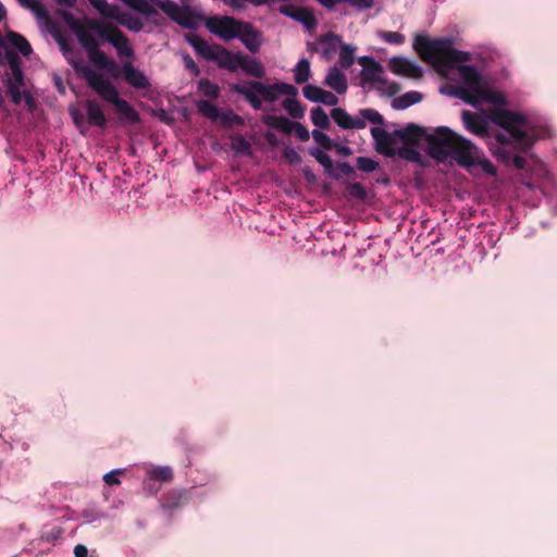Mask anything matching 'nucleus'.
I'll return each mask as SVG.
<instances>
[{"instance_id":"nucleus-1","label":"nucleus","mask_w":557,"mask_h":557,"mask_svg":"<svg viewBox=\"0 0 557 557\" xmlns=\"http://www.w3.org/2000/svg\"><path fill=\"white\" fill-rule=\"evenodd\" d=\"M413 49L424 62L431 64L442 75H446L448 70L459 64L456 69L463 86L456 89V96L466 103L476 106L482 101L500 102L503 100L500 96L484 86L482 75L473 65L461 64L471 61V54L455 49L450 38L431 39L418 34L413 39Z\"/></svg>"},{"instance_id":"nucleus-2","label":"nucleus","mask_w":557,"mask_h":557,"mask_svg":"<svg viewBox=\"0 0 557 557\" xmlns=\"http://www.w3.org/2000/svg\"><path fill=\"white\" fill-rule=\"evenodd\" d=\"M491 120L506 132L495 133V144L490 143L492 153L500 162L512 163L516 169L524 170L527 160L521 156H512L511 150L527 152L534 144L535 138L529 132L530 123L527 116L506 109H495L491 112Z\"/></svg>"},{"instance_id":"nucleus-3","label":"nucleus","mask_w":557,"mask_h":557,"mask_svg":"<svg viewBox=\"0 0 557 557\" xmlns=\"http://www.w3.org/2000/svg\"><path fill=\"white\" fill-rule=\"evenodd\" d=\"M429 154L445 162L454 159L459 165L470 169L479 165L484 173L496 175V166L485 158L484 153L469 139L455 133L447 126H440L432 135L426 136Z\"/></svg>"},{"instance_id":"nucleus-4","label":"nucleus","mask_w":557,"mask_h":557,"mask_svg":"<svg viewBox=\"0 0 557 557\" xmlns=\"http://www.w3.org/2000/svg\"><path fill=\"white\" fill-rule=\"evenodd\" d=\"M71 65L101 99L115 107L121 122L131 124L140 122L139 113L131 103L120 97L117 89L108 78H104L100 73L94 71L81 60L72 61Z\"/></svg>"},{"instance_id":"nucleus-5","label":"nucleus","mask_w":557,"mask_h":557,"mask_svg":"<svg viewBox=\"0 0 557 557\" xmlns=\"http://www.w3.org/2000/svg\"><path fill=\"white\" fill-rule=\"evenodd\" d=\"M230 88L233 92L243 96L255 110L262 109V99L267 102H275L282 95L289 97L298 95V89L294 85L284 82L267 85L255 79L248 81L245 85L232 84Z\"/></svg>"},{"instance_id":"nucleus-6","label":"nucleus","mask_w":557,"mask_h":557,"mask_svg":"<svg viewBox=\"0 0 557 557\" xmlns=\"http://www.w3.org/2000/svg\"><path fill=\"white\" fill-rule=\"evenodd\" d=\"M185 40L195 49L197 54L207 61H212L220 69L236 72L239 69L243 53L232 52L220 45H209L205 39L194 33L184 35Z\"/></svg>"},{"instance_id":"nucleus-7","label":"nucleus","mask_w":557,"mask_h":557,"mask_svg":"<svg viewBox=\"0 0 557 557\" xmlns=\"http://www.w3.org/2000/svg\"><path fill=\"white\" fill-rule=\"evenodd\" d=\"M89 28L95 30L101 39L110 42L116 49L120 57L131 58L134 55L128 38L115 25L92 21L89 23Z\"/></svg>"},{"instance_id":"nucleus-8","label":"nucleus","mask_w":557,"mask_h":557,"mask_svg":"<svg viewBox=\"0 0 557 557\" xmlns=\"http://www.w3.org/2000/svg\"><path fill=\"white\" fill-rule=\"evenodd\" d=\"M244 21L237 20L234 16H211L206 20V28L213 35L218 36L224 41L236 39L240 34Z\"/></svg>"},{"instance_id":"nucleus-9","label":"nucleus","mask_w":557,"mask_h":557,"mask_svg":"<svg viewBox=\"0 0 557 557\" xmlns=\"http://www.w3.org/2000/svg\"><path fill=\"white\" fill-rule=\"evenodd\" d=\"M78 41L87 52L89 60L101 70L112 72L117 67L116 62L111 60L102 50L99 49V42L92 34H78Z\"/></svg>"},{"instance_id":"nucleus-10","label":"nucleus","mask_w":557,"mask_h":557,"mask_svg":"<svg viewBox=\"0 0 557 557\" xmlns=\"http://www.w3.org/2000/svg\"><path fill=\"white\" fill-rule=\"evenodd\" d=\"M371 135L375 143V150L385 157L393 158L396 156V149L394 146L396 145L397 136L393 133L386 132L381 127H373L371 129Z\"/></svg>"},{"instance_id":"nucleus-11","label":"nucleus","mask_w":557,"mask_h":557,"mask_svg":"<svg viewBox=\"0 0 557 557\" xmlns=\"http://www.w3.org/2000/svg\"><path fill=\"white\" fill-rule=\"evenodd\" d=\"M280 13L286 15L302 25H305L309 30H313L317 27V18L313 14L312 10L305 7H296L293 4H284L278 9Z\"/></svg>"},{"instance_id":"nucleus-12","label":"nucleus","mask_w":557,"mask_h":557,"mask_svg":"<svg viewBox=\"0 0 557 557\" xmlns=\"http://www.w3.org/2000/svg\"><path fill=\"white\" fill-rule=\"evenodd\" d=\"M237 39L249 52L257 53L263 44V34L252 23L244 21Z\"/></svg>"},{"instance_id":"nucleus-13","label":"nucleus","mask_w":557,"mask_h":557,"mask_svg":"<svg viewBox=\"0 0 557 557\" xmlns=\"http://www.w3.org/2000/svg\"><path fill=\"white\" fill-rule=\"evenodd\" d=\"M462 122L467 131L480 137L494 138L495 133L493 135L490 134L488 123L483 116L465 110L462 111Z\"/></svg>"},{"instance_id":"nucleus-14","label":"nucleus","mask_w":557,"mask_h":557,"mask_svg":"<svg viewBox=\"0 0 557 557\" xmlns=\"http://www.w3.org/2000/svg\"><path fill=\"white\" fill-rule=\"evenodd\" d=\"M394 135L401 140L404 145L418 146L420 140L429 135L425 129L417 124L410 123L406 127L395 129Z\"/></svg>"},{"instance_id":"nucleus-15","label":"nucleus","mask_w":557,"mask_h":557,"mask_svg":"<svg viewBox=\"0 0 557 557\" xmlns=\"http://www.w3.org/2000/svg\"><path fill=\"white\" fill-rule=\"evenodd\" d=\"M302 94L305 98L311 102L323 103L331 107L338 103V98L333 92L314 85H306L302 88Z\"/></svg>"},{"instance_id":"nucleus-16","label":"nucleus","mask_w":557,"mask_h":557,"mask_svg":"<svg viewBox=\"0 0 557 557\" xmlns=\"http://www.w3.org/2000/svg\"><path fill=\"white\" fill-rule=\"evenodd\" d=\"M122 74L125 82L136 89H147L151 86L145 73L135 69L131 62L123 64Z\"/></svg>"},{"instance_id":"nucleus-17","label":"nucleus","mask_w":557,"mask_h":557,"mask_svg":"<svg viewBox=\"0 0 557 557\" xmlns=\"http://www.w3.org/2000/svg\"><path fill=\"white\" fill-rule=\"evenodd\" d=\"M331 117L343 129H362L366 122L360 117L350 116L345 109L334 108L331 111Z\"/></svg>"},{"instance_id":"nucleus-18","label":"nucleus","mask_w":557,"mask_h":557,"mask_svg":"<svg viewBox=\"0 0 557 557\" xmlns=\"http://www.w3.org/2000/svg\"><path fill=\"white\" fill-rule=\"evenodd\" d=\"M389 69L395 74L406 75L413 78H420L422 76L421 69L401 57H394L389 61Z\"/></svg>"},{"instance_id":"nucleus-19","label":"nucleus","mask_w":557,"mask_h":557,"mask_svg":"<svg viewBox=\"0 0 557 557\" xmlns=\"http://www.w3.org/2000/svg\"><path fill=\"white\" fill-rule=\"evenodd\" d=\"M323 84L336 91L338 95L345 94L348 88L347 77L337 66L329 69Z\"/></svg>"},{"instance_id":"nucleus-20","label":"nucleus","mask_w":557,"mask_h":557,"mask_svg":"<svg viewBox=\"0 0 557 557\" xmlns=\"http://www.w3.org/2000/svg\"><path fill=\"white\" fill-rule=\"evenodd\" d=\"M318 42L321 45V55L324 60L330 61L337 48L341 47L342 37L333 32H329L324 35H321L318 38Z\"/></svg>"},{"instance_id":"nucleus-21","label":"nucleus","mask_w":557,"mask_h":557,"mask_svg":"<svg viewBox=\"0 0 557 557\" xmlns=\"http://www.w3.org/2000/svg\"><path fill=\"white\" fill-rule=\"evenodd\" d=\"M206 16L193 11L189 7H183L181 15L177 17L175 23L184 28L195 30L199 27L200 22L206 24Z\"/></svg>"},{"instance_id":"nucleus-22","label":"nucleus","mask_w":557,"mask_h":557,"mask_svg":"<svg viewBox=\"0 0 557 557\" xmlns=\"http://www.w3.org/2000/svg\"><path fill=\"white\" fill-rule=\"evenodd\" d=\"M84 106L89 124L104 128L107 126V117L101 106L96 100L91 99H87Z\"/></svg>"},{"instance_id":"nucleus-23","label":"nucleus","mask_w":557,"mask_h":557,"mask_svg":"<svg viewBox=\"0 0 557 557\" xmlns=\"http://www.w3.org/2000/svg\"><path fill=\"white\" fill-rule=\"evenodd\" d=\"M16 1L18 2V4L22 8L33 12L34 15L39 21H42L46 24V26L54 27V23H53L52 18L50 17L47 9L39 0H16Z\"/></svg>"},{"instance_id":"nucleus-24","label":"nucleus","mask_w":557,"mask_h":557,"mask_svg":"<svg viewBox=\"0 0 557 557\" xmlns=\"http://www.w3.org/2000/svg\"><path fill=\"white\" fill-rule=\"evenodd\" d=\"M239 67L247 74L255 78L261 79L265 76V69L262 63L248 55L243 54Z\"/></svg>"},{"instance_id":"nucleus-25","label":"nucleus","mask_w":557,"mask_h":557,"mask_svg":"<svg viewBox=\"0 0 557 557\" xmlns=\"http://www.w3.org/2000/svg\"><path fill=\"white\" fill-rule=\"evenodd\" d=\"M309 154L313 157L325 170V173L334 180H339L341 175L334 169L331 157L320 148L309 149Z\"/></svg>"},{"instance_id":"nucleus-26","label":"nucleus","mask_w":557,"mask_h":557,"mask_svg":"<svg viewBox=\"0 0 557 557\" xmlns=\"http://www.w3.org/2000/svg\"><path fill=\"white\" fill-rule=\"evenodd\" d=\"M263 122L268 126L278 129L285 134H290L295 125V122L289 121L283 115H267L263 117Z\"/></svg>"},{"instance_id":"nucleus-27","label":"nucleus","mask_w":557,"mask_h":557,"mask_svg":"<svg viewBox=\"0 0 557 557\" xmlns=\"http://www.w3.org/2000/svg\"><path fill=\"white\" fill-rule=\"evenodd\" d=\"M422 94L419 91H408L400 97L396 98L392 102V107L395 110H405L408 107L416 104L422 100Z\"/></svg>"},{"instance_id":"nucleus-28","label":"nucleus","mask_w":557,"mask_h":557,"mask_svg":"<svg viewBox=\"0 0 557 557\" xmlns=\"http://www.w3.org/2000/svg\"><path fill=\"white\" fill-rule=\"evenodd\" d=\"M7 37L9 44L18 50L24 57H28L33 52L32 46L21 34L9 32Z\"/></svg>"},{"instance_id":"nucleus-29","label":"nucleus","mask_w":557,"mask_h":557,"mask_svg":"<svg viewBox=\"0 0 557 557\" xmlns=\"http://www.w3.org/2000/svg\"><path fill=\"white\" fill-rule=\"evenodd\" d=\"M7 60L13 76L11 79L17 85H24V75L18 55L13 51H7Z\"/></svg>"},{"instance_id":"nucleus-30","label":"nucleus","mask_w":557,"mask_h":557,"mask_svg":"<svg viewBox=\"0 0 557 557\" xmlns=\"http://www.w3.org/2000/svg\"><path fill=\"white\" fill-rule=\"evenodd\" d=\"M125 5L147 16L158 14V11L148 0H121Z\"/></svg>"},{"instance_id":"nucleus-31","label":"nucleus","mask_w":557,"mask_h":557,"mask_svg":"<svg viewBox=\"0 0 557 557\" xmlns=\"http://www.w3.org/2000/svg\"><path fill=\"white\" fill-rule=\"evenodd\" d=\"M356 47L342 42L339 47V65L342 69H349L355 62Z\"/></svg>"},{"instance_id":"nucleus-32","label":"nucleus","mask_w":557,"mask_h":557,"mask_svg":"<svg viewBox=\"0 0 557 557\" xmlns=\"http://www.w3.org/2000/svg\"><path fill=\"white\" fill-rule=\"evenodd\" d=\"M231 149L243 156H251L252 153L250 143L240 134L231 136Z\"/></svg>"},{"instance_id":"nucleus-33","label":"nucleus","mask_w":557,"mask_h":557,"mask_svg":"<svg viewBox=\"0 0 557 557\" xmlns=\"http://www.w3.org/2000/svg\"><path fill=\"white\" fill-rule=\"evenodd\" d=\"M310 116L312 124L320 129H329L331 127L330 117L321 107L312 108Z\"/></svg>"},{"instance_id":"nucleus-34","label":"nucleus","mask_w":557,"mask_h":557,"mask_svg":"<svg viewBox=\"0 0 557 557\" xmlns=\"http://www.w3.org/2000/svg\"><path fill=\"white\" fill-rule=\"evenodd\" d=\"M197 111L202 114L205 117L216 121L220 116V111L216 106L209 102L208 100L201 99L196 102Z\"/></svg>"},{"instance_id":"nucleus-35","label":"nucleus","mask_w":557,"mask_h":557,"mask_svg":"<svg viewBox=\"0 0 557 557\" xmlns=\"http://www.w3.org/2000/svg\"><path fill=\"white\" fill-rule=\"evenodd\" d=\"M310 63L307 59L302 58L298 61L294 69V79L296 84H304L310 77Z\"/></svg>"},{"instance_id":"nucleus-36","label":"nucleus","mask_w":557,"mask_h":557,"mask_svg":"<svg viewBox=\"0 0 557 557\" xmlns=\"http://www.w3.org/2000/svg\"><path fill=\"white\" fill-rule=\"evenodd\" d=\"M198 91L211 99H216L220 96V87L209 81L208 78H200L197 83Z\"/></svg>"},{"instance_id":"nucleus-37","label":"nucleus","mask_w":557,"mask_h":557,"mask_svg":"<svg viewBox=\"0 0 557 557\" xmlns=\"http://www.w3.org/2000/svg\"><path fill=\"white\" fill-rule=\"evenodd\" d=\"M283 107L293 119H302L305 116V108L295 97L288 96L283 101Z\"/></svg>"},{"instance_id":"nucleus-38","label":"nucleus","mask_w":557,"mask_h":557,"mask_svg":"<svg viewBox=\"0 0 557 557\" xmlns=\"http://www.w3.org/2000/svg\"><path fill=\"white\" fill-rule=\"evenodd\" d=\"M396 156H398L400 159L419 163L421 162L422 154L418 149L414 148V146L411 145H404V147H400L396 149Z\"/></svg>"},{"instance_id":"nucleus-39","label":"nucleus","mask_w":557,"mask_h":557,"mask_svg":"<svg viewBox=\"0 0 557 557\" xmlns=\"http://www.w3.org/2000/svg\"><path fill=\"white\" fill-rule=\"evenodd\" d=\"M58 14L74 30L77 38L78 34H82V32H84L85 34H91L77 21V18L71 12L66 10H58Z\"/></svg>"},{"instance_id":"nucleus-40","label":"nucleus","mask_w":557,"mask_h":557,"mask_svg":"<svg viewBox=\"0 0 557 557\" xmlns=\"http://www.w3.org/2000/svg\"><path fill=\"white\" fill-rule=\"evenodd\" d=\"M383 66L380 64V69L374 70V65H371L369 67L366 66V70H362L361 72V81L363 84L370 83V84H379L380 81L383 78Z\"/></svg>"},{"instance_id":"nucleus-41","label":"nucleus","mask_w":557,"mask_h":557,"mask_svg":"<svg viewBox=\"0 0 557 557\" xmlns=\"http://www.w3.org/2000/svg\"><path fill=\"white\" fill-rule=\"evenodd\" d=\"M120 25L128 28L132 32H140L144 27L141 20L137 16H133L129 13H123L120 20Z\"/></svg>"},{"instance_id":"nucleus-42","label":"nucleus","mask_w":557,"mask_h":557,"mask_svg":"<svg viewBox=\"0 0 557 557\" xmlns=\"http://www.w3.org/2000/svg\"><path fill=\"white\" fill-rule=\"evenodd\" d=\"M159 8L173 21L175 22L181 15L182 7L171 0H165L159 3Z\"/></svg>"},{"instance_id":"nucleus-43","label":"nucleus","mask_w":557,"mask_h":557,"mask_svg":"<svg viewBox=\"0 0 557 557\" xmlns=\"http://www.w3.org/2000/svg\"><path fill=\"white\" fill-rule=\"evenodd\" d=\"M219 120L221 121L222 125L225 127H232L233 125L243 126L245 124L244 117L236 114L233 111L220 113Z\"/></svg>"},{"instance_id":"nucleus-44","label":"nucleus","mask_w":557,"mask_h":557,"mask_svg":"<svg viewBox=\"0 0 557 557\" xmlns=\"http://www.w3.org/2000/svg\"><path fill=\"white\" fill-rule=\"evenodd\" d=\"M376 89L388 97H393L399 92L400 86L397 83L389 82L383 77L377 84Z\"/></svg>"},{"instance_id":"nucleus-45","label":"nucleus","mask_w":557,"mask_h":557,"mask_svg":"<svg viewBox=\"0 0 557 557\" xmlns=\"http://www.w3.org/2000/svg\"><path fill=\"white\" fill-rule=\"evenodd\" d=\"M346 191L349 197L358 200H364L367 198V190L361 183H347Z\"/></svg>"},{"instance_id":"nucleus-46","label":"nucleus","mask_w":557,"mask_h":557,"mask_svg":"<svg viewBox=\"0 0 557 557\" xmlns=\"http://www.w3.org/2000/svg\"><path fill=\"white\" fill-rule=\"evenodd\" d=\"M360 119L366 122L369 121L372 124L382 125L384 117L374 109H361L359 111Z\"/></svg>"},{"instance_id":"nucleus-47","label":"nucleus","mask_w":557,"mask_h":557,"mask_svg":"<svg viewBox=\"0 0 557 557\" xmlns=\"http://www.w3.org/2000/svg\"><path fill=\"white\" fill-rule=\"evenodd\" d=\"M184 499L185 498L182 493H178V492L170 493L166 495V497L163 500V507L171 509V510L176 509L180 506H182Z\"/></svg>"},{"instance_id":"nucleus-48","label":"nucleus","mask_w":557,"mask_h":557,"mask_svg":"<svg viewBox=\"0 0 557 557\" xmlns=\"http://www.w3.org/2000/svg\"><path fill=\"white\" fill-rule=\"evenodd\" d=\"M151 479L170 482L173 479V471L170 467H157L150 472Z\"/></svg>"},{"instance_id":"nucleus-49","label":"nucleus","mask_w":557,"mask_h":557,"mask_svg":"<svg viewBox=\"0 0 557 557\" xmlns=\"http://www.w3.org/2000/svg\"><path fill=\"white\" fill-rule=\"evenodd\" d=\"M312 137L314 141L323 149L331 150L333 149L334 143L332 139L323 132L319 129L312 131Z\"/></svg>"},{"instance_id":"nucleus-50","label":"nucleus","mask_w":557,"mask_h":557,"mask_svg":"<svg viewBox=\"0 0 557 557\" xmlns=\"http://www.w3.org/2000/svg\"><path fill=\"white\" fill-rule=\"evenodd\" d=\"M356 162L358 170L364 173H371L379 168V163L376 161L367 157H358Z\"/></svg>"},{"instance_id":"nucleus-51","label":"nucleus","mask_w":557,"mask_h":557,"mask_svg":"<svg viewBox=\"0 0 557 557\" xmlns=\"http://www.w3.org/2000/svg\"><path fill=\"white\" fill-rule=\"evenodd\" d=\"M21 86L22 85H17L12 79H8L7 82V91L15 104H20L22 101Z\"/></svg>"},{"instance_id":"nucleus-52","label":"nucleus","mask_w":557,"mask_h":557,"mask_svg":"<svg viewBox=\"0 0 557 557\" xmlns=\"http://www.w3.org/2000/svg\"><path fill=\"white\" fill-rule=\"evenodd\" d=\"M380 37L392 45H403L405 42V36L398 32H381Z\"/></svg>"},{"instance_id":"nucleus-53","label":"nucleus","mask_w":557,"mask_h":557,"mask_svg":"<svg viewBox=\"0 0 557 557\" xmlns=\"http://www.w3.org/2000/svg\"><path fill=\"white\" fill-rule=\"evenodd\" d=\"M47 28L53 35L54 39L59 44V46H60V48H61V50L63 51L64 54H66L67 52H72L71 47L69 46L67 41L62 36V34L59 32V29H58V27L55 25H54V27L47 26Z\"/></svg>"},{"instance_id":"nucleus-54","label":"nucleus","mask_w":557,"mask_h":557,"mask_svg":"<svg viewBox=\"0 0 557 557\" xmlns=\"http://www.w3.org/2000/svg\"><path fill=\"white\" fill-rule=\"evenodd\" d=\"M123 13L121 9L116 4L110 5L108 3V7L102 11L101 15L103 17H109L115 20L120 24V20L123 16Z\"/></svg>"},{"instance_id":"nucleus-55","label":"nucleus","mask_w":557,"mask_h":557,"mask_svg":"<svg viewBox=\"0 0 557 557\" xmlns=\"http://www.w3.org/2000/svg\"><path fill=\"white\" fill-rule=\"evenodd\" d=\"M283 158L287 160L290 164H298L301 162L300 154L292 147H286L283 150Z\"/></svg>"},{"instance_id":"nucleus-56","label":"nucleus","mask_w":557,"mask_h":557,"mask_svg":"<svg viewBox=\"0 0 557 557\" xmlns=\"http://www.w3.org/2000/svg\"><path fill=\"white\" fill-rule=\"evenodd\" d=\"M293 132L300 141H308L310 138L308 128L299 122H295Z\"/></svg>"},{"instance_id":"nucleus-57","label":"nucleus","mask_w":557,"mask_h":557,"mask_svg":"<svg viewBox=\"0 0 557 557\" xmlns=\"http://www.w3.org/2000/svg\"><path fill=\"white\" fill-rule=\"evenodd\" d=\"M342 2H346L358 10L371 9L374 4V0H341Z\"/></svg>"},{"instance_id":"nucleus-58","label":"nucleus","mask_w":557,"mask_h":557,"mask_svg":"<svg viewBox=\"0 0 557 557\" xmlns=\"http://www.w3.org/2000/svg\"><path fill=\"white\" fill-rule=\"evenodd\" d=\"M183 61L185 67L190 72L191 75L198 76L200 74V69L196 64V62L193 60V58L189 54L183 55Z\"/></svg>"},{"instance_id":"nucleus-59","label":"nucleus","mask_w":557,"mask_h":557,"mask_svg":"<svg viewBox=\"0 0 557 557\" xmlns=\"http://www.w3.org/2000/svg\"><path fill=\"white\" fill-rule=\"evenodd\" d=\"M121 470H114L103 475V481L108 485H119L121 482L119 480V474L121 473Z\"/></svg>"},{"instance_id":"nucleus-60","label":"nucleus","mask_w":557,"mask_h":557,"mask_svg":"<svg viewBox=\"0 0 557 557\" xmlns=\"http://www.w3.org/2000/svg\"><path fill=\"white\" fill-rule=\"evenodd\" d=\"M357 62L363 67V70H366V66L369 67L371 65H374V70L380 69V63L371 57H360Z\"/></svg>"},{"instance_id":"nucleus-61","label":"nucleus","mask_w":557,"mask_h":557,"mask_svg":"<svg viewBox=\"0 0 557 557\" xmlns=\"http://www.w3.org/2000/svg\"><path fill=\"white\" fill-rule=\"evenodd\" d=\"M335 171L339 174L342 173L348 176L354 175L356 173L355 169L347 162H339Z\"/></svg>"},{"instance_id":"nucleus-62","label":"nucleus","mask_w":557,"mask_h":557,"mask_svg":"<svg viewBox=\"0 0 557 557\" xmlns=\"http://www.w3.org/2000/svg\"><path fill=\"white\" fill-rule=\"evenodd\" d=\"M88 1L100 14L108 7L107 0H88Z\"/></svg>"},{"instance_id":"nucleus-63","label":"nucleus","mask_w":557,"mask_h":557,"mask_svg":"<svg viewBox=\"0 0 557 557\" xmlns=\"http://www.w3.org/2000/svg\"><path fill=\"white\" fill-rule=\"evenodd\" d=\"M74 556L75 557H87L88 556V549L83 544H77L74 547Z\"/></svg>"},{"instance_id":"nucleus-64","label":"nucleus","mask_w":557,"mask_h":557,"mask_svg":"<svg viewBox=\"0 0 557 557\" xmlns=\"http://www.w3.org/2000/svg\"><path fill=\"white\" fill-rule=\"evenodd\" d=\"M333 148L342 156H350L352 153L351 149L348 146L334 144Z\"/></svg>"}]
</instances>
